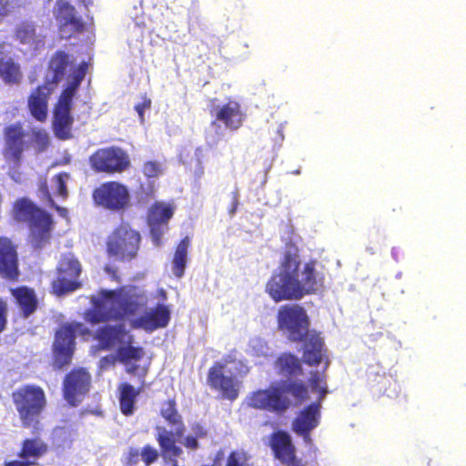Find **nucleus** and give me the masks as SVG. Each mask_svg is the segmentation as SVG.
<instances>
[{
  "label": "nucleus",
  "instance_id": "f257e3e1",
  "mask_svg": "<svg viewBox=\"0 0 466 466\" xmlns=\"http://www.w3.org/2000/svg\"><path fill=\"white\" fill-rule=\"evenodd\" d=\"M279 328L291 341H302L306 339L303 349V360L309 366L324 363L322 371H311L309 383L312 399L320 402L327 393L325 370L330 361L327 350L319 334L309 331V319L303 308L299 305L281 307L278 315Z\"/></svg>",
  "mask_w": 466,
  "mask_h": 466
},
{
  "label": "nucleus",
  "instance_id": "f03ea898",
  "mask_svg": "<svg viewBox=\"0 0 466 466\" xmlns=\"http://www.w3.org/2000/svg\"><path fill=\"white\" fill-rule=\"evenodd\" d=\"M129 293H98L99 297L92 299L94 305L103 316L106 313V307L110 305L116 317H125L130 320L133 328L153 331L167 326L170 319V309L162 304L150 308L139 317L135 318L142 311L139 297L128 296Z\"/></svg>",
  "mask_w": 466,
  "mask_h": 466
},
{
  "label": "nucleus",
  "instance_id": "7ed1b4c3",
  "mask_svg": "<svg viewBox=\"0 0 466 466\" xmlns=\"http://www.w3.org/2000/svg\"><path fill=\"white\" fill-rule=\"evenodd\" d=\"M299 248L293 243L286 245L279 272L268 282L267 291H315L324 281V275L317 270L316 260L305 263L299 278Z\"/></svg>",
  "mask_w": 466,
  "mask_h": 466
},
{
  "label": "nucleus",
  "instance_id": "20e7f679",
  "mask_svg": "<svg viewBox=\"0 0 466 466\" xmlns=\"http://www.w3.org/2000/svg\"><path fill=\"white\" fill-rule=\"evenodd\" d=\"M311 399L306 387L290 381H275L268 389L258 390L248 395L247 403L248 406L273 411L285 412L293 403H301Z\"/></svg>",
  "mask_w": 466,
  "mask_h": 466
},
{
  "label": "nucleus",
  "instance_id": "39448f33",
  "mask_svg": "<svg viewBox=\"0 0 466 466\" xmlns=\"http://www.w3.org/2000/svg\"><path fill=\"white\" fill-rule=\"evenodd\" d=\"M14 218L27 225L28 241L34 249L40 250L50 244L54 220L48 212L27 198H20L14 204Z\"/></svg>",
  "mask_w": 466,
  "mask_h": 466
},
{
  "label": "nucleus",
  "instance_id": "423d86ee",
  "mask_svg": "<svg viewBox=\"0 0 466 466\" xmlns=\"http://www.w3.org/2000/svg\"><path fill=\"white\" fill-rule=\"evenodd\" d=\"M97 339L104 349L116 350L117 360L126 366L128 373H138L136 362L144 355L141 348L132 346L133 338L122 323L106 325L97 332Z\"/></svg>",
  "mask_w": 466,
  "mask_h": 466
},
{
  "label": "nucleus",
  "instance_id": "0eeeda50",
  "mask_svg": "<svg viewBox=\"0 0 466 466\" xmlns=\"http://www.w3.org/2000/svg\"><path fill=\"white\" fill-rule=\"evenodd\" d=\"M142 244V235L128 222L122 220L113 228L105 242L108 258L126 263L136 260Z\"/></svg>",
  "mask_w": 466,
  "mask_h": 466
},
{
  "label": "nucleus",
  "instance_id": "6e6552de",
  "mask_svg": "<svg viewBox=\"0 0 466 466\" xmlns=\"http://www.w3.org/2000/svg\"><path fill=\"white\" fill-rule=\"evenodd\" d=\"M247 372L248 368L241 360L228 356L209 369L208 384L222 398L234 400L238 398L240 389V381L237 376Z\"/></svg>",
  "mask_w": 466,
  "mask_h": 466
},
{
  "label": "nucleus",
  "instance_id": "1a4fd4ad",
  "mask_svg": "<svg viewBox=\"0 0 466 466\" xmlns=\"http://www.w3.org/2000/svg\"><path fill=\"white\" fill-rule=\"evenodd\" d=\"M163 418L174 428L168 431L165 428L157 427V440L162 449L163 456L174 461L173 466H177L176 458L179 457L182 452L181 449L175 445V436L180 437L183 432V424L180 415L175 409V402L168 400L164 403L161 409Z\"/></svg>",
  "mask_w": 466,
  "mask_h": 466
},
{
  "label": "nucleus",
  "instance_id": "9d476101",
  "mask_svg": "<svg viewBox=\"0 0 466 466\" xmlns=\"http://www.w3.org/2000/svg\"><path fill=\"white\" fill-rule=\"evenodd\" d=\"M12 397L23 424H34L46 406L44 390L40 387L27 385L16 390Z\"/></svg>",
  "mask_w": 466,
  "mask_h": 466
},
{
  "label": "nucleus",
  "instance_id": "9b49d317",
  "mask_svg": "<svg viewBox=\"0 0 466 466\" xmlns=\"http://www.w3.org/2000/svg\"><path fill=\"white\" fill-rule=\"evenodd\" d=\"M88 163L94 172L107 175L121 174L131 166L127 151L116 146L96 149L89 156Z\"/></svg>",
  "mask_w": 466,
  "mask_h": 466
},
{
  "label": "nucleus",
  "instance_id": "f8f14e48",
  "mask_svg": "<svg viewBox=\"0 0 466 466\" xmlns=\"http://www.w3.org/2000/svg\"><path fill=\"white\" fill-rule=\"evenodd\" d=\"M96 207L111 212L126 210L130 204V195L127 186L118 181H106L92 191Z\"/></svg>",
  "mask_w": 466,
  "mask_h": 466
},
{
  "label": "nucleus",
  "instance_id": "ddd939ff",
  "mask_svg": "<svg viewBox=\"0 0 466 466\" xmlns=\"http://www.w3.org/2000/svg\"><path fill=\"white\" fill-rule=\"evenodd\" d=\"M82 267L72 253H66L56 267V277L52 281V291H76L83 288L80 275Z\"/></svg>",
  "mask_w": 466,
  "mask_h": 466
},
{
  "label": "nucleus",
  "instance_id": "4468645a",
  "mask_svg": "<svg viewBox=\"0 0 466 466\" xmlns=\"http://www.w3.org/2000/svg\"><path fill=\"white\" fill-rule=\"evenodd\" d=\"M58 32L63 39H70L86 30V23L67 0H57L54 9Z\"/></svg>",
  "mask_w": 466,
  "mask_h": 466
},
{
  "label": "nucleus",
  "instance_id": "2eb2a0df",
  "mask_svg": "<svg viewBox=\"0 0 466 466\" xmlns=\"http://www.w3.org/2000/svg\"><path fill=\"white\" fill-rule=\"evenodd\" d=\"M82 324H66L56 331L54 342V366L62 369L71 361L74 352V339L76 333H84Z\"/></svg>",
  "mask_w": 466,
  "mask_h": 466
},
{
  "label": "nucleus",
  "instance_id": "dca6fc26",
  "mask_svg": "<svg viewBox=\"0 0 466 466\" xmlns=\"http://www.w3.org/2000/svg\"><path fill=\"white\" fill-rule=\"evenodd\" d=\"M3 133L5 139L4 157L7 162L19 166L24 152L30 147V143L25 139L27 133L20 122L6 126Z\"/></svg>",
  "mask_w": 466,
  "mask_h": 466
},
{
  "label": "nucleus",
  "instance_id": "f3484780",
  "mask_svg": "<svg viewBox=\"0 0 466 466\" xmlns=\"http://www.w3.org/2000/svg\"><path fill=\"white\" fill-rule=\"evenodd\" d=\"M74 96L60 94L54 107L53 128L55 135L61 140L70 139L74 118L71 115Z\"/></svg>",
  "mask_w": 466,
  "mask_h": 466
},
{
  "label": "nucleus",
  "instance_id": "a211bd4d",
  "mask_svg": "<svg viewBox=\"0 0 466 466\" xmlns=\"http://www.w3.org/2000/svg\"><path fill=\"white\" fill-rule=\"evenodd\" d=\"M174 208L170 205L155 202L148 209L147 225L155 246L162 244L164 233L168 229V221L173 217Z\"/></svg>",
  "mask_w": 466,
  "mask_h": 466
},
{
  "label": "nucleus",
  "instance_id": "6ab92c4d",
  "mask_svg": "<svg viewBox=\"0 0 466 466\" xmlns=\"http://www.w3.org/2000/svg\"><path fill=\"white\" fill-rule=\"evenodd\" d=\"M0 276L12 282L20 276L17 247L7 237H0Z\"/></svg>",
  "mask_w": 466,
  "mask_h": 466
},
{
  "label": "nucleus",
  "instance_id": "aec40b11",
  "mask_svg": "<svg viewBox=\"0 0 466 466\" xmlns=\"http://www.w3.org/2000/svg\"><path fill=\"white\" fill-rule=\"evenodd\" d=\"M89 382L90 376L84 369L74 370L66 376L64 395L70 405L76 406L81 401L88 390Z\"/></svg>",
  "mask_w": 466,
  "mask_h": 466
},
{
  "label": "nucleus",
  "instance_id": "412c9836",
  "mask_svg": "<svg viewBox=\"0 0 466 466\" xmlns=\"http://www.w3.org/2000/svg\"><path fill=\"white\" fill-rule=\"evenodd\" d=\"M56 87L47 82L37 86L29 95L27 106L30 114L38 121H45L47 117L48 100Z\"/></svg>",
  "mask_w": 466,
  "mask_h": 466
},
{
  "label": "nucleus",
  "instance_id": "4be33fe9",
  "mask_svg": "<svg viewBox=\"0 0 466 466\" xmlns=\"http://www.w3.org/2000/svg\"><path fill=\"white\" fill-rule=\"evenodd\" d=\"M319 404L313 403L298 415L292 423V429L303 437L306 443L309 444L311 438L309 432L319 425Z\"/></svg>",
  "mask_w": 466,
  "mask_h": 466
},
{
  "label": "nucleus",
  "instance_id": "5701e85b",
  "mask_svg": "<svg viewBox=\"0 0 466 466\" xmlns=\"http://www.w3.org/2000/svg\"><path fill=\"white\" fill-rule=\"evenodd\" d=\"M72 65L73 61L70 59L69 54L64 50L56 51L47 64V72L51 76H47L45 81L56 87Z\"/></svg>",
  "mask_w": 466,
  "mask_h": 466
},
{
  "label": "nucleus",
  "instance_id": "b1692460",
  "mask_svg": "<svg viewBox=\"0 0 466 466\" xmlns=\"http://www.w3.org/2000/svg\"><path fill=\"white\" fill-rule=\"evenodd\" d=\"M216 119L222 122L227 128L238 129L245 119V114L238 102L229 100L217 109Z\"/></svg>",
  "mask_w": 466,
  "mask_h": 466
},
{
  "label": "nucleus",
  "instance_id": "393cba45",
  "mask_svg": "<svg viewBox=\"0 0 466 466\" xmlns=\"http://www.w3.org/2000/svg\"><path fill=\"white\" fill-rule=\"evenodd\" d=\"M0 78L6 85H19L23 79L20 65L10 56L0 57Z\"/></svg>",
  "mask_w": 466,
  "mask_h": 466
},
{
  "label": "nucleus",
  "instance_id": "a878e982",
  "mask_svg": "<svg viewBox=\"0 0 466 466\" xmlns=\"http://www.w3.org/2000/svg\"><path fill=\"white\" fill-rule=\"evenodd\" d=\"M190 246V238H183L176 247L172 259V270L176 277L181 278L184 275L187 261V249Z\"/></svg>",
  "mask_w": 466,
  "mask_h": 466
},
{
  "label": "nucleus",
  "instance_id": "bb28decb",
  "mask_svg": "<svg viewBox=\"0 0 466 466\" xmlns=\"http://www.w3.org/2000/svg\"><path fill=\"white\" fill-rule=\"evenodd\" d=\"M120 394V409L125 415H130L134 412V404L138 391L133 386L127 383H122L118 387Z\"/></svg>",
  "mask_w": 466,
  "mask_h": 466
},
{
  "label": "nucleus",
  "instance_id": "cd10ccee",
  "mask_svg": "<svg viewBox=\"0 0 466 466\" xmlns=\"http://www.w3.org/2000/svg\"><path fill=\"white\" fill-rule=\"evenodd\" d=\"M276 368L284 376H298L302 370L299 360L291 354L279 357L276 362Z\"/></svg>",
  "mask_w": 466,
  "mask_h": 466
},
{
  "label": "nucleus",
  "instance_id": "c85d7f7f",
  "mask_svg": "<svg viewBox=\"0 0 466 466\" xmlns=\"http://www.w3.org/2000/svg\"><path fill=\"white\" fill-rule=\"evenodd\" d=\"M46 445L39 439L24 441L20 457L24 460L35 461L46 452Z\"/></svg>",
  "mask_w": 466,
  "mask_h": 466
},
{
  "label": "nucleus",
  "instance_id": "c756f323",
  "mask_svg": "<svg viewBox=\"0 0 466 466\" xmlns=\"http://www.w3.org/2000/svg\"><path fill=\"white\" fill-rule=\"evenodd\" d=\"M87 67L88 65L86 62H82L81 64H79L72 76V80L69 82L67 86H66L62 90L61 93L70 96H75L79 88L80 84L84 80V77L87 71Z\"/></svg>",
  "mask_w": 466,
  "mask_h": 466
},
{
  "label": "nucleus",
  "instance_id": "7c9ffc66",
  "mask_svg": "<svg viewBox=\"0 0 466 466\" xmlns=\"http://www.w3.org/2000/svg\"><path fill=\"white\" fill-rule=\"evenodd\" d=\"M15 295L17 303L19 304L25 317L32 314L37 306V299L35 293H13Z\"/></svg>",
  "mask_w": 466,
  "mask_h": 466
},
{
  "label": "nucleus",
  "instance_id": "2f4dec72",
  "mask_svg": "<svg viewBox=\"0 0 466 466\" xmlns=\"http://www.w3.org/2000/svg\"><path fill=\"white\" fill-rule=\"evenodd\" d=\"M69 178V175L66 172L56 174L52 178L54 183L55 194L60 197L62 199H66L68 196L66 182Z\"/></svg>",
  "mask_w": 466,
  "mask_h": 466
},
{
  "label": "nucleus",
  "instance_id": "473e14b6",
  "mask_svg": "<svg viewBox=\"0 0 466 466\" xmlns=\"http://www.w3.org/2000/svg\"><path fill=\"white\" fill-rule=\"evenodd\" d=\"M15 36L22 44H30L35 41V31L32 25L23 24L15 31Z\"/></svg>",
  "mask_w": 466,
  "mask_h": 466
},
{
  "label": "nucleus",
  "instance_id": "72a5a7b5",
  "mask_svg": "<svg viewBox=\"0 0 466 466\" xmlns=\"http://www.w3.org/2000/svg\"><path fill=\"white\" fill-rule=\"evenodd\" d=\"M248 351L257 357H268L271 353L267 343L261 339H252L248 344Z\"/></svg>",
  "mask_w": 466,
  "mask_h": 466
},
{
  "label": "nucleus",
  "instance_id": "f704fd0d",
  "mask_svg": "<svg viewBox=\"0 0 466 466\" xmlns=\"http://www.w3.org/2000/svg\"><path fill=\"white\" fill-rule=\"evenodd\" d=\"M37 194H38L40 200L44 203H46L50 208H53L56 210L62 209L61 207L57 206L55 203V201L52 198V195L49 191L47 181L46 179L39 182Z\"/></svg>",
  "mask_w": 466,
  "mask_h": 466
},
{
  "label": "nucleus",
  "instance_id": "c9c22d12",
  "mask_svg": "<svg viewBox=\"0 0 466 466\" xmlns=\"http://www.w3.org/2000/svg\"><path fill=\"white\" fill-rule=\"evenodd\" d=\"M32 142L36 147L37 152L45 151L49 145V137L45 130L33 129L31 132Z\"/></svg>",
  "mask_w": 466,
  "mask_h": 466
},
{
  "label": "nucleus",
  "instance_id": "e433bc0d",
  "mask_svg": "<svg viewBox=\"0 0 466 466\" xmlns=\"http://www.w3.org/2000/svg\"><path fill=\"white\" fill-rule=\"evenodd\" d=\"M226 466H248V456L242 451H236L230 453L227 460Z\"/></svg>",
  "mask_w": 466,
  "mask_h": 466
},
{
  "label": "nucleus",
  "instance_id": "4c0bfd02",
  "mask_svg": "<svg viewBox=\"0 0 466 466\" xmlns=\"http://www.w3.org/2000/svg\"><path fill=\"white\" fill-rule=\"evenodd\" d=\"M142 171L147 177H156L160 174V166L157 162L147 161Z\"/></svg>",
  "mask_w": 466,
  "mask_h": 466
},
{
  "label": "nucleus",
  "instance_id": "58836bf2",
  "mask_svg": "<svg viewBox=\"0 0 466 466\" xmlns=\"http://www.w3.org/2000/svg\"><path fill=\"white\" fill-rule=\"evenodd\" d=\"M158 456L157 451L154 448L147 446L141 452L142 460L147 463L150 464L157 460Z\"/></svg>",
  "mask_w": 466,
  "mask_h": 466
},
{
  "label": "nucleus",
  "instance_id": "ea45409f",
  "mask_svg": "<svg viewBox=\"0 0 466 466\" xmlns=\"http://www.w3.org/2000/svg\"><path fill=\"white\" fill-rule=\"evenodd\" d=\"M302 293H270L272 299L278 302L282 299H300Z\"/></svg>",
  "mask_w": 466,
  "mask_h": 466
},
{
  "label": "nucleus",
  "instance_id": "a19ab883",
  "mask_svg": "<svg viewBox=\"0 0 466 466\" xmlns=\"http://www.w3.org/2000/svg\"><path fill=\"white\" fill-rule=\"evenodd\" d=\"M151 106V100L147 97H144L143 101L135 106V109L137 112L139 118L141 121L144 120V113L146 109H148Z\"/></svg>",
  "mask_w": 466,
  "mask_h": 466
},
{
  "label": "nucleus",
  "instance_id": "79ce46f5",
  "mask_svg": "<svg viewBox=\"0 0 466 466\" xmlns=\"http://www.w3.org/2000/svg\"><path fill=\"white\" fill-rule=\"evenodd\" d=\"M7 305L0 299V333L5 329L7 321Z\"/></svg>",
  "mask_w": 466,
  "mask_h": 466
},
{
  "label": "nucleus",
  "instance_id": "37998d69",
  "mask_svg": "<svg viewBox=\"0 0 466 466\" xmlns=\"http://www.w3.org/2000/svg\"><path fill=\"white\" fill-rule=\"evenodd\" d=\"M116 360H117V354L106 356L100 360V367L106 369L114 364Z\"/></svg>",
  "mask_w": 466,
  "mask_h": 466
},
{
  "label": "nucleus",
  "instance_id": "c03bdc74",
  "mask_svg": "<svg viewBox=\"0 0 466 466\" xmlns=\"http://www.w3.org/2000/svg\"><path fill=\"white\" fill-rule=\"evenodd\" d=\"M105 270L106 273H108V275L111 277V279L113 280H115L116 282L119 283L120 282V278L119 276L117 275V270L116 268H111L109 266H106L105 267Z\"/></svg>",
  "mask_w": 466,
  "mask_h": 466
},
{
  "label": "nucleus",
  "instance_id": "a18cd8bd",
  "mask_svg": "<svg viewBox=\"0 0 466 466\" xmlns=\"http://www.w3.org/2000/svg\"><path fill=\"white\" fill-rule=\"evenodd\" d=\"M35 461H31L28 460L24 461H13L5 463V466H31L34 465Z\"/></svg>",
  "mask_w": 466,
  "mask_h": 466
},
{
  "label": "nucleus",
  "instance_id": "49530a36",
  "mask_svg": "<svg viewBox=\"0 0 466 466\" xmlns=\"http://www.w3.org/2000/svg\"><path fill=\"white\" fill-rule=\"evenodd\" d=\"M187 448L196 449L198 446L197 439L194 437H187L184 443Z\"/></svg>",
  "mask_w": 466,
  "mask_h": 466
},
{
  "label": "nucleus",
  "instance_id": "de8ad7c7",
  "mask_svg": "<svg viewBox=\"0 0 466 466\" xmlns=\"http://www.w3.org/2000/svg\"><path fill=\"white\" fill-rule=\"evenodd\" d=\"M135 289H136V287L128 288L127 286H121V287L116 288L115 289H101L99 291H119V292H123V291H136Z\"/></svg>",
  "mask_w": 466,
  "mask_h": 466
},
{
  "label": "nucleus",
  "instance_id": "09e8293b",
  "mask_svg": "<svg viewBox=\"0 0 466 466\" xmlns=\"http://www.w3.org/2000/svg\"><path fill=\"white\" fill-rule=\"evenodd\" d=\"M86 319L87 321H96L97 318L96 316H93L92 312L88 310L86 313Z\"/></svg>",
  "mask_w": 466,
  "mask_h": 466
},
{
  "label": "nucleus",
  "instance_id": "8fccbe9b",
  "mask_svg": "<svg viewBox=\"0 0 466 466\" xmlns=\"http://www.w3.org/2000/svg\"><path fill=\"white\" fill-rule=\"evenodd\" d=\"M10 291H23V292H25V291H33V290L28 289L27 287H19V288H16V289H11Z\"/></svg>",
  "mask_w": 466,
  "mask_h": 466
},
{
  "label": "nucleus",
  "instance_id": "3c124183",
  "mask_svg": "<svg viewBox=\"0 0 466 466\" xmlns=\"http://www.w3.org/2000/svg\"><path fill=\"white\" fill-rule=\"evenodd\" d=\"M62 208L61 210H57L59 212V214H61V215L66 214V208Z\"/></svg>",
  "mask_w": 466,
  "mask_h": 466
},
{
  "label": "nucleus",
  "instance_id": "603ef678",
  "mask_svg": "<svg viewBox=\"0 0 466 466\" xmlns=\"http://www.w3.org/2000/svg\"><path fill=\"white\" fill-rule=\"evenodd\" d=\"M2 53H3V45L0 44V54H2Z\"/></svg>",
  "mask_w": 466,
  "mask_h": 466
},
{
  "label": "nucleus",
  "instance_id": "864d4df0",
  "mask_svg": "<svg viewBox=\"0 0 466 466\" xmlns=\"http://www.w3.org/2000/svg\"><path fill=\"white\" fill-rule=\"evenodd\" d=\"M84 3H89L91 0H81Z\"/></svg>",
  "mask_w": 466,
  "mask_h": 466
},
{
  "label": "nucleus",
  "instance_id": "5fc2aeb1",
  "mask_svg": "<svg viewBox=\"0 0 466 466\" xmlns=\"http://www.w3.org/2000/svg\"><path fill=\"white\" fill-rule=\"evenodd\" d=\"M5 0H0V5L4 3Z\"/></svg>",
  "mask_w": 466,
  "mask_h": 466
}]
</instances>
